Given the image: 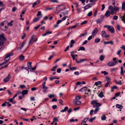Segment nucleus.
Here are the masks:
<instances>
[{
    "label": "nucleus",
    "mask_w": 125,
    "mask_h": 125,
    "mask_svg": "<svg viewBox=\"0 0 125 125\" xmlns=\"http://www.w3.org/2000/svg\"><path fill=\"white\" fill-rule=\"evenodd\" d=\"M101 35L103 37L107 38L109 37V35H107L106 32L104 31H102L101 32Z\"/></svg>",
    "instance_id": "obj_5"
},
{
    "label": "nucleus",
    "mask_w": 125,
    "mask_h": 125,
    "mask_svg": "<svg viewBox=\"0 0 125 125\" xmlns=\"http://www.w3.org/2000/svg\"><path fill=\"white\" fill-rule=\"evenodd\" d=\"M116 107L117 108H119L120 109H122V106L121 105L117 104L116 105Z\"/></svg>",
    "instance_id": "obj_27"
},
{
    "label": "nucleus",
    "mask_w": 125,
    "mask_h": 125,
    "mask_svg": "<svg viewBox=\"0 0 125 125\" xmlns=\"http://www.w3.org/2000/svg\"><path fill=\"white\" fill-rule=\"evenodd\" d=\"M101 120H105L106 119V117L105 115H103V116L101 117Z\"/></svg>",
    "instance_id": "obj_40"
},
{
    "label": "nucleus",
    "mask_w": 125,
    "mask_h": 125,
    "mask_svg": "<svg viewBox=\"0 0 125 125\" xmlns=\"http://www.w3.org/2000/svg\"><path fill=\"white\" fill-rule=\"evenodd\" d=\"M98 96L99 97L101 98L104 96V95H103V92H101L100 93L98 94Z\"/></svg>",
    "instance_id": "obj_31"
},
{
    "label": "nucleus",
    "mask_w": 125,
    "mask_h": 125,
    "mask_svg": "<svg viewBox=\"0 0 125 125\" xmlns=\"http://www.w3.org/2000/svg\"><path fill=\"white\" fill-rule=\"evenodd\" d=\"M46 82H44L43 83H42V91L43 92H45L46 90H47L48 87L45 86Z\"/></svg>",
    "instance_id": "obj_8"
},
{
    "label": "nucleus",
    "mask_w": 125,
    "mask_h": 125,
    "mask_svg": "<svg viewBox=\"0 0 125 125\" xmlns=\"http://www.w3.org/2000/svg\"><path fill=\"white\" fill-rule=\"evenodd\" d=\"M59 103L62 105H63V101L61 99H60L59 100Z\"/></svg>",
    "instance_id": "obj_45"
},
{
    "label": "nucleus",
    "mask_w": 125,
    "mask_h": 125,
    "mask_svg": "<svg viewBox=\"0 0 125 125\" xmlns=\"http://www.w3.org/2000/svg\"><path fill=\"white\" fill-rule=\"evenodd\" d=\"M122 8L123 10H125V3L124 2L122 3Z\"/></svg>",
    "instance_id": "obj_35"
},
{
    "label": "nucleus",
    "mask_w": 125,
    "mask_h": 125,
    "mask_svg": "<svg viewBox=\"0 0 125 125\" xmlns=\"http://www.w3.org/2000/svg\"><path fill=\"white\" fill-rule=\"evenodd\" d=\"M109 9L111 10L110 13L112 15L114 14V8L111 6H110L109 7Z\"/></svg>",
    "instance_id": "obj_10"
},
{
    "label": "nucleus",
    "mask_w": 125,
    "mask_h": 125,
    "mask_svg": "<svg viewBox=\"0 0 125 125\" xmlns=\"http://www.w3.org/2000/svg\"><path fill=\"white\" fill-rule=\"evenodd\" d=\"M50 1L51 2H58V1L57 0H51Z\"/></svg>",
    "instance_id": "obj_60"
},
{
    "label": "nucleus",
    "mask_w": 125,
    "mask_h": 125,
    "mask_svg": "<svg viewBox=\"0 0 125 125\" xmlns=\"http://www.w3.org/2000/svg\"><path fill=\"white\" fill-rule=\"evenodd\" d=\"M121 18L122 20L125 23V14H124L123 16H121Z\"/></svg>",
    "instance_id": "obj_22"
},
{
    "label": "nucleus",
    "mask_w": 125,
    "mask_h": 125,
    "mask_svg": "<svg viewBox=\"0 0 125 125\" xmlns=\"http://www.w3.org/2000/svg\"><path fill=\"white\" fill-rule=\"evenodd\" d=\"M86 60H87L86 59H83L80 60L79 61H78L77 59H75V61L77 62V63H80Z\"/></svg>",
    "instance_id": "obj_15"
},
{
    "label": "nucleus",
    "mask_w": 125,
    "mask_h": 125,
    "mask_svg": "<svg viewBox=\"0 0 125 125\" xmlns=\"http://www.w3.org/2000/svg\"><path fill=\"white\" fill-rule=\"evenodd\" d=\"M68 109V107L67 106H66L64 108V109L62 110L61 111V112H66V111H67Z\"/></svg>",
    "instance_id": "obj_26"
},
{
    "label": "nucleus",
    "mask_w": 125,
    "mask_h": 125,
    "mask_svg": "<svg viewBox=\"0 0 125 125\" xmlns=\"http://www.w3.org/2000/svg\"><path fill=\"white\" fill-rule=\"evenodd\" d=\"M102 21V20L101 19H99L96 20V22L97 24H98L101 23Z\"/></svg>",
    "instance_id": "obj_30"
},
{
    "label": "nucleus",
    "mask_w": 125,
    "mask_h": 125,
    "mask_svg": "<svg viewBox=\"0 0 125 125\" xmlns=\"http://www.w3.org/2000/svg\"><path fill=\"white\" fill-rule=\"evenodd\" d=\"M115 83H117V84L121 85L122 84V83L121 82V81H120L119 82H118L116 81L115 82Z\"/></svg>",
    "instance_id": "obj_44"
},
{
    "label": "nucleus",
    "mask_w": 125,
    "mask_h": 125,
    "mask_svg": "<svg viewBox=\"0 0 125 125\" xmlns=\"http://www.w3.org/2000/svg\"><path fill=\"white\" fill-rule=\"evenodd\" d=\"M40 0H38L36 2L33 3L32 5V7L33 8L35 7V6H36L37 5L39 4L40 3Z\"/></svg>",
    "instance_id": "obj_13"
},
{
    "label": "nucleus",
    "mask_w": 125,
    "mask_h": 125,
    "mask_svg": "<svg viewBox=\"0 0 125 125\" xmlns=\"http://www.w3.org/2000/svg\"><path fill=\"white\" fill-rule=\"evenodd\" d=\"M21 92L22 94L24 95L27 94L28 93V91L27 90H22Z\"/></svg>",
    "instance_id": "obj_20"
},
{
    "label": "nucleus",
    "mask_w": 125,
    "mask_h": 125,
    "mask_svg": "<svg viewBox=\"0 0 125 125\" xmlns=\"http://www.w3.org/2000/svg\"><path fill=\"white\" fill-rule=\"evenodd\" d=\"M23 35L21 37V39H24L26 35V34L25 33H23Z\"/></svg>",
    "instance_id": "obj_54"
},
{
    "label": "nucleus",
    "mask_w": 125,
    "mask_h": 125,
    "mask_svg": "<svg viewBox=\"0 0 125 125\" xmlns=\"http://www.w3.org/2000/svg\"><path fill=\"white\" fill-rule=\"evenodd\" d=\"M121 73H120L121 75H123V74L124 72V70H123V68L122 67H121Z\"/></svg>",
    "instance_id": "obj_39"
},
{
    "label": "nucleus",
    "mask_w": 125,
    "mask_h": 125,
    "mask_svg": "<svg viewBox=\"0 0 125 125\" xmlns=\"http://www.w3.org/2000/svg\"><path fill=\"white\" fill-rule=\"evenodd\" d=\"M54 96V95L53 94H50L48 95V97L50 98H52Z\"/></svg>",
    "instance_id": "obj_48"
},
{
    "label": "nucleus",
    "mask_w": 125,
    "mask_h": 125,
    "mask_svg": "<svg viewBox=\"0 0 125 125\" xmlns=\"http://www.w3.org/2000/svg\"><path fill=\"white\" fill-rule=\"evenodd\" d=\"M94 5L93 4H89L86 5L84 7V10H85L88 9L92 7Z\"/></svg>",
    "instance_id": "obj_11"
},
{
    "label": "nucleus",
    "mask_w": 125,
    "mask_h": 125,
    "mask_svg": "<svg viewBox=\"0 0 125 125\" xmlns=\"http://www.w3.org/2000/svg\"><path fill=\"white\" fill-rule=\"evenodd\" d=\"M107 65L109 66H112L115 65L114 63V62L112 61L109 62L107 63Z\"/></svg>",
    "instance_id": "obj_14"
},
{
    "label": "nucleus",
    "mask_w": 125,
    "mask_h": 125,
    "mask_svg": "<svg viewBox=\"0 0 125 125\" xmlns=\"http://www.w3.org/2000/svg\"><path fill=\"white\" fill-rule=\"evenodd\" d=\"M69 69L71 71H73V70H76L77 69V68L76 67H73V68L70 67L69 68Z\"/></svg>",
    "instance_id": "obj_42"
},
{
    "label": "nucleus",
    "mask_w": 125,
    "mask_h": 125,
    "mask_svg": "<svg viewBox=\"0 0 125 125\" xmlns=\"http://www.w3.org/2000/svg\"><path fill=\"white\" fill-rule=\"evenodd\" d=\"M81 11V10L80 8H78L77 9V13H79Z\"/></svg>",
    "instance_id": "obj_47"
},
{
    "label": "nucleus",
    "mask_w": 125,
    "mask_h": 125,
    "mask_svg": "<svg viewBox=\"0 0 125 125\" xmlns=\"http://www.w3.org/2000/svg\"><path fill=\"white\" fill-rule=\"evenodd\" d=\"M92 11H90L88 13L87 16H90L92 15Z\"/></svg>",
    "instance_id": "obj_55"
},
{
    "label": "nucleus",
    "mask_w": 125,
    "mask_h": 125,
    "mask_svg": "<svg viewBox=\"0 0 125 125\" xmlns=\"http://www.w3.org/2000/svg\"><path fill=\"white\" fill-rule=\"evenodd\" d=\"M82 97L81 96H77L75 97V99L73 100L74 102H75L77 100H78L80 99H81Z\"/></svg>",
    "instance_id": "obj_16"
},
{
    "label": "nucleus",
    "mask_w": 125,
    "mask_h": 125,
    "mask_svg": "<svg viewBox=\"0 0 125 125\" xmlns=\"http://www.w3.org/2000/svg\"><path fill=\"white\" fill-rule=\"evenodd\" d=\"M14 22L12 20L10 22L8 23V24L10 26H11L13 25L12 23Z\"/></svg>",
    "instance_id": "obj_41"
},
{
    "label": "nucleus",
    "mask_w": 125,
    "mask_h": 125,
    "mask_svg": "<svg viewBox=\"0 0 125 125\" xmlns=\"http://www.w3.org/2000/svg\"><path fill=\"white\" fill-rule=\"evenodd\" d=\"M87 21L84 20L83 21L82 23H81L80 24L81 25H82L83 24H86V23H87Z\"/></svg>",
    "instance_id": "obj_51"
},
{
    "label": "nucleus",
    "mask_w": 125,
    "mask_h": 125,
    "mask_svg": "<svg viewBox=\"0 0 125 125\" xmlns=\"http://www.w3.org/2000/svg\"><path fill=\"white\" fill-rule=\"evenodd\" d=\"M100 41V39L99 38H96L95 39L94 42L95 43H97L99 42Z\"/></svg>",
    "instance_id": "obj_29"
},
{
    "label": "nucleus",
    "mask_w": 125,
    "mask_h": 125,
    "mask_svg": "<svg viewBox=\"0 0 125 125\" xmlns=\"http://www.w3.org/2000/svg\"><path fill=\"white\" fill-rule=\"evenodd\" d=\"M116 27H117V29L118 30V31H120V26L118 25H117L116 26Z\"/></svg>",
    "instance_id": "obj_57"
},
{
    "label": "nucleus",
    "mask_w": 125,
    "mask_h": 125,
    "mask_svg": "<svg viewBox=\"0 0 125 125\" xmlns=\"http://www.w3.org/2000/svg\"><path fill=\"white\" fill-rule=\"evenodd\" d=\"M57 65H56L55 66L53 67L52 69H51V71H55L56 69L57 68Z\"/></svg>",
    "instance_id": "obj_34"
},
{
    "label": "nucleus",
    "mask_w": 125,
    "mask_h": 125,
    "mask_svg": "<svg viewBox=\"0 0 125 125\" xmlns=\"http://www.w3.org/2000/svg\"><path fill=\"white\" fill-rule=\"evenodd\" d=\"M25 42L26 41H24L22 43V44L21 46V49L24 46L25 44Z\"/></svg>",
    "instance_id": "obj_46"
},
{
    "label": "nucleus",
    "mask_w": 125,
    "mask_h": 125,
    "mask_svg": "<svg viewBox=\"0 0 125 125\" xmlns=\"http://www.w3.org/2000/svg\"><path fill=\"white\" fill-rule=\"evenodd\" d=\"M104 56L101 55L100 57V60L101 61H102L104 60Z\"/></svg>",
    "instance_id": "obj_36"
},
{
    "label": "nucleus",
    "mask_w": 125,
    "mask_h": 125,
    "mask_svg": "<svg viewBox=\"0 0 125 125\" xmlns=\"http://www.w3.org/2000/svg\"><path fill=\"white\" fill-rule=\"evenodd\" d=\"M5 103H6L7 105L9 107L11 105V104H10L9 102H5Z\"/></svg>",
    "instance_id": "obj_53"
},
{
    "label": "nucleus",
    "mask_w": 125,
    "mask_h": 125,
    "mask_svg": "<svg viewBox=\"0 0 125 125\" xmlns=\"http://www.w3.org/2000/svg\"><path fill=\"white\" fill-rule=\"evenodd\" d=\"M101 73L102 74H104V75H107L108 74V73L107 72L105 71H102L101 72Z\"/></svg>",
    "instance_id": "obj_38"
},
{
    "label": "nucleus",
    "mask_w": 125,
    "mask_h": 125,
    "mask_svg": "<svg viewBox=\"0 0 125 125\" xmlns=\"http://www.w3.org/2000/svg\"><path fill=\"white\" fill-rule=\"evenodd\" d=\"M6 41V39L4 35L2 34L0 35V50L2 46Z\"/></svg>",
    "instance_id": "obj_2"
},
{
    "label": "nucleus",
    "mask_w": 125,
    "mask_h": 125,
    "mask_svg": "<svg viewBox=\"0 0 125 125\" xmlns=\"http://www.w3.org/2000/svg\"><path fill=\"white\" fill-rule=\"evenodd\" d=\"M24 57L22 55H21L19 56V59L21 61H22L24 59Z\"/></svg>",
    "instance_id": "obj_23"
},
{
    "label": "nucleus",
    "mask_w": 125,
    "mask_h": 125,
    "mask_svg": "<svg viewBox=\"0 0 125 125\" xmlns=\"http://www.w3.org/2000/svg\"><path fill=\"white\" fill-rule=\"evenodd\" d=\"M112 89H117V87L115 85H114L111 88Z\"/></svg>",
    "instance_id": "obj_58"
},
{
    "label": "nucleus",
    "mask_w": 125,
    "mask_h": 125,
    "mask_svg": "<svg viewBox=\"0 0 125 125\" xmlns=\"http://www.w3.org/2000/svg\"><path fill=\"white\" fill-rule=\"evenodd\" d=\"M120 94V92H117L115 94V96L116 97H117L119 96Z\"/></svg>",
    "instance_id": "obj_50"
},
{
    "label": "nucleus",
    "mask_w": 125,
    "mask_h": 125,
    "mask_svg": "<svg viewBox=\"0 0 125 125\" xmlns=\"http://www.w3.org/2000/svg\"><path fill=\"white\" fill-rule=\"evenodd\" d=\"M77 26L76 25H74L72 27H69L68 28V30L70 29H72L74 28H75Z\"/></svg>",
    "instance_id": "obj_43"
},
{
    "label": "nucleus",
    "mask_w": 125,
    "mask_h": 125,
    "mask_svg": "<svg viewBox=\"0 0 125 125\" xmlns=\"http://www.w3.org/2000/svg\"><path fill=\"white\" fill-rule=\"evenodd\" d=\"M102 83V82L101 81H98L95 83V84L96 86H97L98 85H100Z\"/></svg>",
    "instance_id": "obj_33"
},
{
    "label": "nucleus",
    "mask_w": 125,
    "mask_h": 125,
    "mask_svg": "<svg viewBox=\"0 0 125 125\" xmlns=\"http://www.w3.org/2000/svg\"><path fill=\"white\" fill-rule=\"evenodd\" d=\"M13 55V52H10L8 53L6 55V57L4 58V60L7 62L8 61L10 58V56H12Z\"/></svg>",
    "instance_id": "obj_3"
},
{
    "label": "nucleus",
    "mask_w": 125,
    "mask_h": 125,
    "mask_svg": "<svg viewBox=\"0 0 125 125\" xmlns=\"http://www.w3.org/2000/svg\"><path fill=\"white\" fill-rule=\"evenodd\" d=\"M57 108V106L56 105H53L52 106V108L53 109H56Z\"/></svg>",
    "instance_id": "obj_59"
},
{
    "label": "nucleus",
    "mask_w": 125,
    "mask_h": 125,
    "mask_svg": "<svg viewBox=\"0 0 125 125\" xmlns=\"http://www.w3.org/2000/svg\"><path fill=\"white\" fill-rule=\"evenodd\" d=\"M41 15V12L40 11H38V13L37 14V16H39Z\"/></svg>",
    "instance_id": "obj_63"
},
{
    "label": "nucleus",
    "mask_w": 125,
    "mask_h": 125,
    "mask_svg": "<svg viewBox=\"0 0 125 125\" xmlns=\"http://www.w3.org/2000/svg\"><path fill=\"white\" fill-rule=\"evenodd\" d=\"M110 12H109V11L107 10L105 14V16L106 17H108L110 16Z\"/></svg>",
    "instance_id": "obj_17"
},
{
    "label": "nucleus",
    "mask_w": 125,
    "mask_h": 125,
    "mask_svg": "<svg viewBox=\"0 0 125 125\" xmlns=\"http://www.w3.org/2000/svg\"><path fill=\"white\" fill-rule=\"evenodd\" d=\"M63 7L62 5H59L56 7V10L58 13L63 10Z\"/></svg>",
    "instance_id": "obj_6"
},
{
    "label": "nucleus",
    "mask_w": 125,
    "mask_h": 125,
    "mask_svg": "<svg viewBox=\"0 0 125 125\" xmlns=\"http://www.w3.org/2000/svg\"><path fill=\"white\" fill-rule=\"evenodd\" d=\"M97 10H95L94 14V17H95L96 16L97 13Z\"/></svg>",
    "instance_id": "obj_62"
},
{
    "label": "nucleus",
    "mask_w": 125,
    "mask_h": 125,
    "mask_svg": "<svg viewBox=\"0 0 125 125\" xmlns=\"http://www.w3.org/2000/svg\"><path fill=\"white\" fill-rule=\"evenodd\" d=\"M98 30L97 28H95L92 33V35L94 37L98 31Z\"/></svg>",
    "instance_id": "obj_9"
},
{
    "label": "nucleus",
    "mask_w": 125,
    "mask_h": 125,
    "mask_svg": "<svg viewBox=\"0 0 125 125\" xmlns=\"http://www.w3.org/2000/svg\"><path fill=\"white\" fill-rule=\"evenodd\" d=\"M98 101L97 100H93L91 102V104L93 105V107L95 108L94 113L96 114L100 110L99 107L100 106L101 104L100 103H98Z\"/></svg>",
    "instance_id": "obj_1"
},
{
    "label": "nucleus",
    "mask_w": 125,
    "mask_h": 125,
    "mask_svg": "<svg viewBox=\"0 0 125 125\" xmlns=\"http://www.w3.org/2000/svg\"><path fill=\"white\" fill-rule=\"evenodd\" d=\"M40 26V24H39L38 25V26H37L36 27H35L34 28V29L35 30H36L37 29H38Z\"/></svg>",
    "instance_id": "obj_56"
},
{
    "label": "nucleus",
    "mask_w": 125,
    "mask_h": 125,
    "mask_svg": "<svg viewBox=\"0 0 125 125\" xmlns=\"http://www.w3.org/2000/svg\"><path fill=\"white\" fill-rule=\"evenodd\" d=\"M63 10V12H62V13L63 15H65L67 14L68 12L66 10L64 9Z\"/></svg>",
    "instance_id": "obj_32"
},
{
    "label": "nucleus",
    "mask_w": 125,
    "mask_h": 125,
    "mask_svg": "<svg viewBox=\"0 0 125 125\" xmlns=\"http://www.w3.org/2000/svg\"><path fill=\"white\" fill-rule=\"evenodd\" d=\"M80 50L85 51V49L84 47H81L79 48V49L78 50V51H79Z\"/></svg>",
    "instance_id": "obj_37"
},
{
    "label": "nucleus",
    "mask_w": 125,
    "mask_h": 125,
    "mask_svg": "<svg viewBox=\"0 0 125 125\" xmlns=\"http://www.w3.org/2000/svg\"><path fill=\"white\" fill-rule=\"evenodd\" d=\"M110 82H107L105 84L104 86L106 87H107L108 85L110 84Z\"/></svg>",
    "instance_id": "obj_49"
},
{
    "label": "nucleus",
    "mask_w": 125,
    "mask_h": 125,
    "mask_svg": "<svg viewBox=\"0 0 125 125\" xmlns=\"http://www.w3.org/2000/svg\"><path fill=\"white\" fill-rule=\"evenodd\" d=\"M40 18L39 17H36L33 19V23L36 22L38 21L40 19Z\"/></svg>",
    "instance_id": "obj_21"
},
{
    "label": "nucleus",
    "mask_w": 125,
    "mask_h": 125,
    "mask_svg": "<svg viewBox=\"0 0 125 125\" xmlns=\"http://www.w3.org/2000/svg\"><path fill=\"white\" fill-rule=\"evenodd\" d=\"M20 87L22 89H23L26 87L24 85H21L20 86Z\"/></svg>",
    "instance_id": "obj_52"
},
{
    "label": "nucleus",
    "mask_w": 125,
    "mask_h": 125,
    "mask_svg": "<svg viewBox=\"0 0 125 125\" xmlns=\"http://www.w3.org/2000/svg\"><path fill=\"white\" fill-rule=\"evenodd\" d=\"M52 33V31H47L46 33L42 35V36H45L48 34H51Z\"/></svg>",
    "instance_id": "obj_19"
},
{
    "label": "nucleus",
    "mask_w": 125,
    "mask_h": 125,
    "mask_svg": "<svg viewBox=\"0 0 125 125\" xmlns=\"http://www.w3.org/2000/svg\"><path fill=\"white\" fill-rule=\"evenodd\" d=\"M87 87H84L80 89L79 90V91H81L82 92L83 91H87Z\"/></svg>",
    "instance_id": "obj_18"
},
{
    "label": "nucleus",
    "mask_w": 125,
    "mask_h": 125,
    "mask_svg": "<svg viewBox=\"0 0 125 125\" xmlns=\"http://www.w3.org/2000/svg\"><path fill=\"white\" fill-rule=\"evenodd\" d=\"M11 78V76L10 75V73H9L7 76L5 78H4L3 81L4 83H6L9 81L10 79Z\"/></svg>",
    "instance_id": "obj_4"
},
{
    "label": "nucleus",
    "mask_w": 125,
    "mask_h": 125,
    "mask_svg": "<svg viewBox=\"0 0 125 125\" xmlns=\"http://www.w3.org/2000/svg\"><path fill=\"white\" fill-rule=\"evenodd\" d=\"M5 63H6L5 62H4L0 64V70H1L4 68H6V67H7L8 65V64H6L4 66H1V65H2L3 64H4Z\"/></svg>",
    "instance_id": "obj_12"
},
{
    "label": "nucleus",
    "mask_w": 125,
    "mask_h": 125,
    "mask_svg": "<svg viewBox=\"0 0 125 125\" xmlns=\"http://www.w3.org/2000/svg\"><path fill=\"white\" fill-rule=\"evenodd\" d=\"M88 118H84L81 122V124H82L83 123H85L87 121Z\"/></svg>",
    "instance_id": "obj_28"
},
{
    "label": "nucleus",
    "mask_w": 125,
    "mask_h": 125,
    "mask_svg": "<svg viewBox=\"0 0 125 125\" xmlns=\"http://www.w3.org/2000/svg\"><path fill=\"white\" fill-rule=\"evenodd\" d=\"M16 9L17 8L16 7H14L12 9V11L13 12H14L16 11Z\"/></svg>",
    "instance_id": "obj_64"
},
{
    "label": "nucleus",
    "mask_w": 125,
    "mask_h": 125,
    "mask_svg": "<svg viewBox=\"0 0 125 125\" xmlns=\"http://www.w3.org/2000/svg\"><path fill=\"white\" fill-rule=\"evenodd\" d=\"M108 30L109 31L111 32L112 33H113L115 32L114 29L112 26H108Z\"/></svg>",
    "instance_id": "obj_7"
},
{
    "label": "nucleus",
    "mask_w": 125,
    "mask_h": 125,
    "mask_svg": "<svg viewBox=\"0 0 125 125\" xmlns=\"http://www.w3.org/2000/svg\"><path fill=\"white\" fill-rule=\"evenodd\" d=\"M118 17L117 16H114L113 17V19L114 20H116L118 19Z\"/></svg>",
    "instance_id": "obj_61"
},
{
    "label": "nucleus",
    "mask_w": 125,
    "mask_h": 125,
    "mask_svg": "<svg viewBox=\"0 0 125 125\" xmlns=\"http://www.w3.org/2000/svg\"><path fill=\"white\" fill-rule=\"evenodd\" d=\"M32 62H29L27 63V66L29 67V68H31V64Z\"/></svg>",
    "instance_id": "obj_25"
},
{
    "label": "nucleus",
    "mask_w": 125,
    "mask_h": 125,
    "mask_svg": "<svg viewBox=\"0 0 125 125\" xmlns=\"http://www.w3.org/2000/svg\"><path fill=\"white\" fill-rule=\"evenodd\" d=\"M75 102L74 104L75 105H79L81 104V102L79 101H76Z\"/></svg>",
    "instance_id": "obj_24"
}]
</instances>
